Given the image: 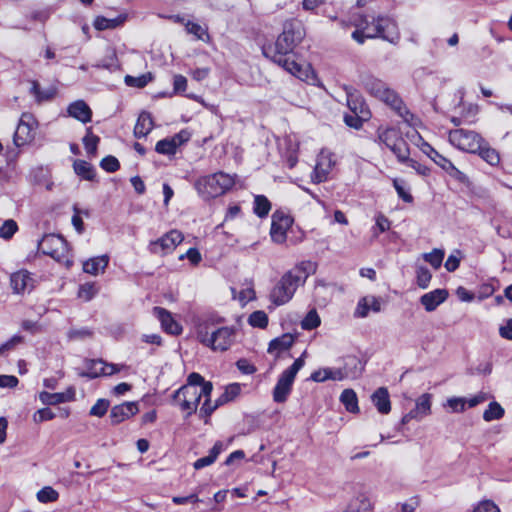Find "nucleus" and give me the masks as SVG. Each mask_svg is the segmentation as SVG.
I'll return each mask as SVG.
<instances>
[{"mask_svg": "<svg viewBox=\"0 0 512 512\" xmlns=\"http://www.w3.org/2000/svg\"><path fill=\"white\" fill-rule=\"evenodd\" d=\"M109 402L105 399H99L91 408L90 415L102 417L106 414Z\"/></svg>", "mask_w": 512, "mask_h": 512, "instance_id": "obj_57", "label": "nucleus"}, {"mask_svg": "<svg viewBox=\"0 0 512 512\" xmlns=\"http://www.w3.org/2000/svg\"><path fill=\"white\" fill-rule=\"evenodd\" d=\"M23 342V337L19 335H14L7 342L0 345V355H6L11 350L15 349L16 346Z\"/></svg>", "mask_w": 512, "mask_h": 512, "instance_id": "obj_55", "label": "nucleus"}, {"mask_svg": "<svg viewBox=\"0 0 512 512\" xmlns=\"http://www.w3.org/2000/svg\"><path fill=\"white\" fill-rule=\"evenodd\" d=\"M448 297L445 289H435L421 296L420 302L428 312L434 311Z\"/></svg>", "mask_w": 512, "mask_h": 512, "instance_id": "obj_23", "label": "nucleus"}, {"mask_svg": "<svg viewBox=\"0 0 512 512\" xmlns=\"http://www.w3.org/2000/svg\"><path fill=\"white\" fill-rule=\"evenodd\" d=\"M97 293V289L94 284L86 283L80 286L78 296L85 301L91 300Z\"/></svg>", "mask_w": 512, "mask_h": 512, "instance_id": "obj_54", "label": "nucleus"}, {"mask_svg": "<svg viewBox=\"0 0 512 512\" xmlns=\"http://www.w3.org/2000/svg\"><path fill=\"white\" fill-rule=\"evenodd\" d=\"M75 173L81 178L92 181L95 178L94 167L84 160H75L73 164Z\"/></svg>", "mask_w": 512, "mask_h": 512, "instance_id": "obj_38", "label": "nucleus"}, {"mask_svg": "<svg viewBox=\"0 0 512 512\" xmlns=\"http://www.w3.org/2000/svg\"><path fill=\"white\" fill-rule=\"evenodd\" d=\"M460 264V251H455V253L449 255L445 262V268L449 272L455 271Z\"/></svg>", "mask_w": 512, "mask_h": 512, "instance_id": "obj_60", "label": "nucleus"}, {"mask_svg": "<svg viewBox=\"0 0 512 512\" xmlns=\"http://www.w3.org/2000/svg\"><path fill=\"white\" fill-rule=\"evenodd\" d=\"M467 399L464 397H451L447 400V406L452 412H463L466 407Z\"/></svg>", "mask_w": 512, "mask_h": 512, "instance_id": "obj_53", "label": "nucleus"}, {"mask_svg": "<svg viewBox=\"0 0 512 512\" xmlns=\"http://www.w3.org/2000/svg\"><path fill=\"white\" fill-rule=\"evenodd\" d=\"M432 275L426 267H419L416 271L417 285L426 289L431 281Z\"/></svg>", "mask_w": 512, "mask_h": 512, "instance_id": "obj_49", "label": "nucleus"}, {"mask_svg": "<svg viewBox=\"0 0 512 512\" xmlns=\"http://www.w3.org/2000/svg\"><path fill=\"white\" fill-rule=\"evenodd\" d=\"M150 80H151L150 74H147V75L144 74L139 77H133V76L127 75L125 77V83L128 86H133V87H138V88H143L144 86H146L148 84V82Z\"/></svg>", "mask_w": 512, "mask_h": 512, "instance_id": "obj_52", "label": "nucleus"}, {"mask_svg": "<svg viewBox=\"0 0 512 512\" xmlns=\"http://www.w3.org/2000/svg\"><path fill=\"white\" fill-rule=\"evenodd\" d=\"M109 258L106 255L95 257L87 260L83 264V270L91 275H97L99 272H103L107 267Z\"/></svg>", "mask_w": 512, "mask_h": 512, "instance_id": "obj_31", "label": "nucleus"}, {"mask_svg": "<svg viewBox=\"0 0 512 512\" xmlns=\"http://www.w3.org/2000/svg\"><path fill=\"white\" fill-rule=\"evenodd\" d=\"M378 141L389 148L399 162L408 161L410 155L407 143L400 137L398 131L392 127H379L377 130Z\"/></svg>", "mask_w": 512, "mask_h": 512, "instance_id": "obj_9", "label": "nucleus"}, {"mask_svg": "<svg viewBox=\"0 0 512 512\" xmlns=\"http://www.w3.org/2000/svg\"><path fill=\"white\" fill-rule=\"evenodd\" d=\"M10 285L15 294L29 293L35 287V279L28 270L21 269L11 274Z\"/></svg>", "mask_w": 512, "mask_h": 512, "instance_id": "obj_16", "label": "nucleus"}, {"mask_svg": "<svg viewBox=\"0 0 512 512\" xmlns=\"http://www.w3.org/2000/svg\"><path fill=\"white\" fill-rule=\"evenodd\" d=\"M319 317L317 310L314 308L309 311L306 317L302 320L301 326L305 330H311L319 325Z\"/></svg>", "mask_w": 512, "mask_h": 512, "instance_id": "obj_50", "label": "nucleus"}, {"mask_svg": "<svg viewBox=\"0 0 512 512\" xmlns=\"http://www.w3.org/2000/svg\"><path fill=\"white\" fill-rule=\"evenodd\" d=\"M197 338L214 351L227 350L234 337V329L231 327H217L213 319L200 321L196 326Z\"/></svg>", "mask_w": 512, "mask_h": 512, "instance_id": "obj_4", "label": "nucleus"}, {"mask_svg": "<svg viewBox=\"0 0 512 512\" xmlns=\"http://www.w3.org/2000/svg\"><path fill=\"white\" fill-rule=\"evenodd\" d=\"M308 273L302 266H297L282 276L270 293L271 301L276 305L287 303L294 295L296 289L302 285Z\"/></svg>", "mask_w": 512, "mask_h": 512, "instance_id": "obj_5", "label": "nucleus"}, {"mask_svg": "<svg viewBox=\"0 0 512 512\" xmlns=\"http://www.w3.org/2000/svg\"><path fill=\"white\" fill-rule=\"evenodd\" d=\"M31 94L34 95L36 101L38 103L49 101L53 99L56 95V88L55 87H49L47 89L42 90L40 88V85L37 81L33 80L31 81V88H30Z\"/></svg>", "mask_w": 512, "mask_h": 512, "instance_id": "obj_35", "label": "nucleus"}, {"mask_svg": "<svg viewBox=\"0 0 512 512\" xmlns=\"http://www.w3.org/2000/svg\"><path fill=\"white\" fill-rule=\"evenodd\" d=\"M68 114L82 123L90 122L92 117L90 107L83 100H78L70 104Z\"/></svg>", "mask_w": 512, "mask_h": 512, "instance_id": "obj_25", "label": "nucleus"}, {"mask_svg": "<svg viewBox=\"0 0 512 512\" xmlns=\"http://www.w3.org/2000/svg\"><path fill=\"white\" fill-rule=\"evenodd\" d=\"M58 497H59L58 492L50 486H46V487L42 488L37 493V499L41 503L54 502L58 499Z\"/></svg>", "mask_w": 512, "mask_h": 512, "instance_id": "obj_47", "label": "nucleus"}, {"mask_svg": "<svg viewBox=\"0 0 512 512\" xmlns=\"http://www.w3.org/2000/svg\"><path fill=\"white\" fill-rule=\"evenodd\" d=\"M248 323L252 327L264 329L268 325V316L262 310L254 311L253 313L250 314L248 318Z\"/></svg>", "mask_w": 512, "mask_h": 512, "instance_id": "obj_43", "label": "nucleus"}, {"mask_svg": "<svg viewBox=\"0 0 512 512\" xmlns=\"http://www.w3.org/2000/svg\"><path fill=\"white\" fill-rule=\"evenodd\" d=\"M38 250L59 263L70 265L69 249L66 240L56 234H48L38 241Z\"/></svg>", "mask_w": 512, "mask_h": 512, "instance_id": "obj_8", "label": "nucleus"}, {"mask_svg": "<svg viewBox=\"0 0 512 512\" xmlns=\"http://www.w3.org/2000/svg\"><path fill=\"white\" fill-rule=\"evenodd\" d=\"M371 400L378 412L381 414H388L391 410V402L387 388H378L371 396Z\"/></svg>", "mask_w": 512, "mask_h": 512, "instance_id": "obj_28", "label": "nucleus"}, {"mask_svg": "<svg viewBox=\"0 0 512 512\" xmlns=\"http://www.w3.org/2000/svg\"><path fill=\"white\" fill-rule=\"evenodd\" d=\"M100 166L107 172H115L119 169V161L114 156H106L101 160Z\"/></svg>", "mask_w": 512, "mask_h": 512, "instance_id": "obj_59", "label": "nucleus"}, {"mask_svg": "<svg viewBox=\"0 0 512 512\" xmlns=\"http://www.w3.org/2000/svg\"><path fill=\"white\" fill-rule=\"evenodd\" d=\"M271 209L269 200L263 195H257L254 199V212L259 217H265L268 215Z\"/></svg>", "mask_w": 512, "mask_h": 512, "instance_id": "obj_42", "label": "nucleus"}, {"mask_svg": "<svg viewBox=\"0 0 512 512\" xmlns=\"http://www.w3.org/2000/svg\"><path fill=\"white\" fill-rule=\"evenodd\" d=\"M361 84L369 94L390 106L408 125L418 126L420 120L407 109L399 95L382 80L371 74H363Z\"/></svg>", "mask_w": 512, "mask_h": 512, "instance_id": "obj_3", "label": "nucleus"}, {"mask_svg": "<svg viewBox=\"0 0 512 512\" xmlns=\"http://www.w3.org/2000/svg\"><path fill=\"white\" fill-rule=\"evenodd\" d=\"M255 298V291L252 287H246L239 292L238 299L242 304L253 300Z\"/></svg>", "mask_w": 512, "mask_h": 512, "instance_id": "obj_62", "label": "nucleus"}, {"mask_svg": "<svg viewBox=\"0 0 512 512\" xmlns=\"http://www.w3.org/2000/svg\"><path fill=\"white\" fill-rule=\"evenodd\" d=\"M236 365L237 368L244 374H253L256 371V368L246 359H239Z\"/></svg>", "mask_w": 512, "mask_h": 512, "instance_id": "obj_63", "label": "nucleus"}, {"mask_svg": "<svg viewBox=\"0 0 512 512\" xmlns=\"http://www.w3.org/2000/svg\"><path fill=\"white\" fill-rule=\"evenodd\" d=\"M124 365L108 364L101 359L90 360L87 362V370L79 373L80 377L94 379L100 376H110L119 372Z\"/></svg>", "mask_w": 512, "mask_h": 512, "instance_id": "obj_13", "label": "nucleus"}, {"mask_svg": "<svg viewBox=\"0 0 512 512\" xmlns=\"http://www.w3.org/2000/svg\"><path fill=\"white\" fill-rule=\"evenodd\" d=\"M293 223V219L283 212H275L272 216L271 237L274 242L282 243L286 239V233Z\"/></svg>", "mask_w": 512, "mask_h": 512, "instance_id": "obj_15", "label": "nucleus"}, {"mask_svg": "<svg viewBox=\"0 0 512 512\" xmlns=\"http://www.w3.org/2000/svg\"><path fill=\"white\" fill-rule=\"evenodd\" d=\"M190 134L182 130L170 138H165L157 142L155 150L159 154L173 155L176 153L177 148L183 143L187 142Z\"/></svg>", "mask_w": 512, "mask_h": 512, "instance_id": "obj_18", "label": "nucleus"}, {"mask_svg": "<svg viewBox=\"0 0 512 512\" xmlns=\"http://www.w3.org/2000/svg\"><path fill=\"white\" fill-rule=\"evenodd\" d=\"M432 406V395L424 393L415 400V407L412 409L414 416L417 421H421L423 418L431 414Z\"/></svg>", "mask_w": 512, "mask_h": 512, "instance_id": "obj_26", "label": "nucleus"}, {"mask_svg": "<svg viewBox=\"0 0 512 512\" xmlns=\"http://www.w3.org/2000/svg\"><path fill=\"white\" fill-rule=\"evenodd\" d=\"M479 156L491 166L498 165L500 162L499 153L492 148L484 139L481 143V148L476 152Z\"/></svg>", "mask_w": 512, "mask_h": 512, "instance_id": "obj_36", "label": "nucleus"}, {"mask_svg": "<svg viewBox=\"0 0 512 512\" xmlns=\"http://www.w3.org/2000/svg\"><path fill=\"white\" fill-rule=\"evenodd\" d=\"M185 29L187 33L192 34L196 37L198 40L202 41H208L209 40V34L207 32L206 28H203L201 25L187 21L185 23Z\"/></svg>", "mask_w": 512, "mask_h": 512, "instance_id": "obj_41", "label": "nucleus"}, {"mask_svg": "<svg viewBox=\"0 0 512 512\" xmlns=\"http://www.w3.org/2000/svg\"><path fill=\"white\" fill-rule=\"evenodd\" d=\"M55 418L54 412L49 408H41L33 414V421L35 423H41L49 421Z\"/></svg>", "mask_w": 512, "mask_h": 512, "instance_id": "obj_56", "label": "nucleus"}, {"mask_svg": "<svg viewBox=\"0 0 512 512\" xmlns=\"http://www.w3.org/2000/svg\"><path fill=\"white\" fill-rule=\"evenodd\" d=\"M381 310V303L375 296H365L361 298L357 304L355 315L364 318L370 311L379 312Z\"/></svg>", "mask_w": 512, "mask_h": 512, "instance_id": "obj_24", "label": "nucleus"}, {"mask_svg": "<svg viewBox=\"0 0 512 512\" xmlns=\"http://www.w3.org/2000/svg\"><path fill=\"white\" fill-rule=\"evenodd\" d=\"M340 402L344 405L345 409L350 413H358V398L353 389H345L340 395Z\"/></svg>", "mask_w": 512, "mask_h": 512, "instance_id": "obj_37", "label": "nucleus"}, {"mask_svg": "<svg viewBox=\"0 0 512 512\" xmlns=\"http://www.w3.org/2000/svg\"><path fill=\"white\" fill-rule=\"evenodd\" d=\"M356 30L352 38L359 44H363L366 38H382L392 44L400 39L396 23L389 17L375 15H356L353 18Z\"/></svg>", "mask_w": 512, "mask_h": 512, "instance_id": "obj_2", "label": "nucleus"}, {"mask_svg": "<svg viewBox=\"0 0 512 512\" xmlns=\"http://www.w3.org/2000/svg\"><path fill=\"white\" fill-rule=\"evenodd\" d=\"M76 391L74 387H69L65 392L49 393L42 391L39 393V399L44 405H57L75 400Z\"/></svg>", "mask_w": 512, "mask_h": 512, "instance_id": "obj_20", "label": "nucleus"}, {"mask_svg": "<svg viewBox=\"0 0 512 512\" xmlns=\"http://www.w3.org/2000/svg\"><path fill=\"white\" fill-rule=\"evenodd\" d=\"M99 141V137L92 133L91 128H88L83 138V144L89 155L95 156Z\"/></svg>", "mask_w": 512, "mask_h": 512, "instance_id": "obj_44", "label": "nucleus"}, {"mask_svg": "<svg viewBox=\"0 0 512 512\" xmlns=\"http://www.w3.org/2000/svg\"><path fill=\"white\" fill-rule=\"evenodd\" d=\"M391 227V222L387 217L382 214L376 216L375 226L372 228L373 236L378 237L380 233H383L389 230Z\"/></svg>", "mask_w": 512, "mask_h": 512, "instance_id": "obj_48", "label": "nucleus"}, {"mask_svg": "<svg viewBox=\"0 0 512 512\" xmlns=\"http://www.w3.org/2000/svg\"><path fill=\"white\" fill-rule=\"evenodd\" d=\"M153 128V121L149 113L143 112L139 115L134 127V135L137 138L145 137Z\"/></svg>", "mask_w": 512, "mask_h": 512, "instance_id": "obj_30", "label": "nucleus"}, {"mask_svg": "<svg viewBox=\"0 0 512 512\" xmlns=\"http://www.w3.org/2000/svg\"><path fill=\"white\" fill-rule=\"evenodd\" d=\"M426 147L430 150V153H428L426 150H425V152L429 155V157L438 166H440L443 170H445L453 178H455L457 180L464 179V174L460 170H458L450 160H448L447 158H445L444 156L439 154L436 150H434L428 144H426Z\"/></svg>", "mask_w": 512, "mask_h": 512, "instance_id": "obj_21", "label": "nucleus"}, {"mask_svg": "<svg viewBox=\"0 0 512 512\" xmlns=\"http://www.w3.org/2000/svg\"><path fill=\"white\" fill-rule=\"evenodd\" d=\"M184 237L178 230H171L161 238L152 241L149 249L154 254L171 253L182 241Z\"/></svg>", "mask_w": 512, "mask_h": 512, "instance_id": "obj_12", "label": "nucleus"}, {"mask_svg": "<svg viewBox=\"0 0 512 512\" xmlns=\"http://www.w3.org/2000/svg\"><path fill=\"white\" fill-rule=\"evenodd\" d=\"M473 512H501L499 507L491 500H483L479 502Z\"/></svg>", "mask_w": 512, "mask_h": 512, "instance_id": "obj_58", "label": "nucleus"}, {"mask_svg": "<svg viewBox=\"0 0 512 512\" xmlns=\"http://www.w3.org/2000/svg\"><path fill=\"white\" fill-rule=\"evenodd\" d=\"M154 316L160 321L163 330L172 335H178L181 333V326L173 319L171 313L162 308V307H154L153 308Z\"/></svg>", "mask_w": 512, "mask_h": 512, "instance_id": "obj_19", "label": "nucleus"}, {"mask_svg": "<svg viewBox=\"0 0 512 512\" xmlns=\"http://www.w3.org/2000/svg\"><path fill=\"white\" fill-rule=\"evenodd\" d=\"M223 449H224L223 443L221 441H217L214 444V446L212 447V449L210 450L209 455L196 460L193 464V467L196 470H199V469H202L206 466L213 464L215 462V460L217 459L218 455L223 451Z\"/></svg>", "mask_w": 512, "mask_h": 512, "instance_id": "obj_32", "label": "nucleus"}, {"mask_svg": "<svg viewBox=\"0 0 512 512\" xmlns=\"http://www.w3.org/2000/svg\"><path fill=\"white\" fill-rule=\"evenodd\" d=\"M240 391L241 387L239 384H230L226 387L224 393L216 400L214 405H211L210 399H206L200 408V413L206 417H209L217 407L237 397Z\"/></svg>", "mask_w": 512, "mask_h": 512, "instance_id": "obj_17", "label": "nucleus"}, {"mask_svg": "<svg viewBox=\"0 0 512 512\" xmlns=\"http://www.w3.org/2000/svg\"><path fill=\"white\" fill-rule=\"evenodd\" d=\"M34 138V119L30 114L24 113L14 133V143L16 146H23Z\"/></svg>", "mask_w": 512, "mask_h": 512, "instance_id": "obj_14", "label": "nucleus"}, {"mask_svg": "<svg viewBox=\"0 0 512 512\" xmlns=\"http://www.w3.org/2000/svg\"><path fill=\"white\" fill-rule=\"evenodd\" d=\"M17 230H18L17 223L12 219H8V220L4 221V223L0 227V238L9 240L13 237V235L17 232Z\"/></svg>", "mask_w": 512, "mask_h": 512, "instance_id": "obj_46", "label": "nucleus"}, {"mask_svg": "<svg viewBox=\"0 0 512 512\" xmlns=\"http://www.w3.org/2000/svg\"><path fill=\"white\" fill-rule=\"evenodd\" d=\"M373 504L364 494L352 498L343 512H372Z\"/></svg>", "mask_w": 512, "mask_h": 512, "instance_id": "obj_29", "label": "nucleus"}, {"mask_svg": "<svg viewBox=\"0 0 512 512\" xmlns=\"http://www.w3.org/2000/svg\"><path fill=\"white\" fill-rule=\"evenodd\" d=\"M449 142L459 150L476 153L481 148L483 138L472 130L455 129L448 135Z\"/></svg>", "mask_w": 512, "mask_h": 512, "instance_id": "obj_11", "label": "nucleus"}, {"mask_svg": "<svg viewBox=\"0 0 512 512\" xmlns=\"http://www.w3.org/2000/svg\"><path fill=\"white\" fill-rule=\"evenodd\" d=\"M294 343V336L290 333H285L280 337L273 339L269 343L268 353L274 354L278 357L282 352L287 351Z\"/></svg>", "mask_w": 512, "mask_h": 512, "instance_id": "obj_27", "label": "nucleus"}, {"mask_svg": "<svg viewBox=\"0 0 512 512\" xmlns=\"http://www.w3.org/2000/svg\"><path fill=\"white\" fill-rule=\"evenodd\" d=\"M393 186L398 194V196L405 202L410 203L413 201L412 195L409 193L408 189L405 186L404 181L394 179Z\"/></svg>", "mask_w": 512, "mask_h": 512, "instance_id": "obj_51", "label": "nucleus"}, {"mask_svg": "<svg viewBox=\"0 0 512 512\" xmlns=\"http://www.w3.org/2000/svg\"><path fill=\"white\" fill-rule=\"evenodd\" d=\"M504 415V409L498 402H491L488 408L483 413V419L486 422H491L494 420H499Z\"/></svg>", "mask_w": 512, "mask_h": 512, "instance_id": "obj_40", "label": "nucleus"}, {"mask_svg": "<svg viewBox=\"0 0 512 512\" xmlns=\"http://www.w3.org/2000/svg\"><path fill=\"white\" fill-rule=\"evenodd\" d=\"M349 377V372L346 367L338 368H322V382L326 380L342 381Z\"/></svg>", "mask_w": 512, "mask_h": 512, "instance_id": "obj_39", "label": "nucleus"}, {"mask_svg": "<svg viewBox=\"0 0 512 512\" xmlns=\"http://www.w3.org/2000/svg\"><path fill=\"white\" fill-rule=\"evenodd\" d=\"M235 184V175L217 172L199 178L195 188L204 199L216 198L225 194Z\"/></svg>", "mask_w": 512, "mask_h": 512, "instance_id": "obj_6", "label": "nucleus"}, {"mask_svg": "<svg viewBox=\"0 0 512 512\" xmlns=\"http://www.w3.org/2000/svg\"><path fill=\"white\" fill-rule=\"evenodd\" d=\"M126 21V15H120L116 18H106L103 16H98L94 20V27L99 31L114 29L116 27L121 26Z\"/></svg>", "mask_w": 512, "mask_h": 512, "instance_id": "obj_34", "label": "nucleus"}, {"mask_svg": "<svg viewBox=\"0 0 512 512\" xmlns=\"http://www.w3.org/2000/svg\"><path fill=\"white\" fill-rule=\"evenodd\" d=\"M304 37L305 29L302 22L296 19L288 20L284 23L283 31L275 43L263 47V54L302 81L318 85L317 74L311 65H302L295 60L294 50Z\"/></svg>", "mask_w": 512, "mask_h": 512, "instance_id": "obj_1", "label": "nucleus"}, {"mask_svg": "<svg viewBox=\"0 0 512 512\" xmlns=\"http://www.w3.org/2000/svg\"><path fill=\"white\" fill-rule=\"evenodd\" d=\"M305 352L302 354L301 357L296 359L294 363L284 370L282 374L280 375L276 386L273 390V399L277 403L285 402L288 395L291 392L292 385L294 382V379L296 377V374L298 371L304 366V359Z\"/></svg>", "mask_w": 512, "mask_h": 512, "instance_id": "obj_10", "label": "nucleus"}, {"mask_svg": "<svg viewBox=\"0 0 512 512\" xmlns=\"http://www.w3.org/2000/svg\"><path fill=\"white\" fill-rule=\"evenodd\" d=\"M499 333L501 337L512 340V319H509L505 325L500 327Z\"/></svg>", "mask_w": 512, "mask_h": 512, "instance_id": "obj_64", "label": "nucleus"}, {"mask_svg": "<svg viewBox=\"0 0 512 512\" xmlns=\"http://www.w3.org/2000/svg\"><path fill=\"white\" fill-rule=\"evenodd\" d=\"M18 378L13 375H0L1 388H14L18 385Z\"/></svg>", "mask_w": 512, "mask_h": 512, "instance_id": "obj_61", "label": "nucleus"}, {"mask_svg": "<svg viewBox=\"0 0 512 512\" xmlns=\"http://www.w3.org/2000/svg\"><path fill=\"white\" fill-rule=\"evenodd\" d=\"M137 412L138 406L135 402H125L111 409L110 419L113 424H119L125 419L135 415Z\"/></svg>", "mask_w": 512, "mask_h": 512, "instance_id": "obj_22", "label": "nucleus"}, {"mask_svg": "<svg viewBox=\"0 0 512 512\" xmlns=\"http://www.w3.org/2000/svg\"><path fill=\"white\" fill-rule=\"evenodd\" d=\"M338 156L329 151L322 149V182L327 179V176L334 171L338 163Z\"/></svg>", "mask_w": 512, "mask_h": 512, "instance_id": "obj_33", "label": "nucleus"}, {"mask_svg": "<svg viewBox=\"0 0 512 512\" xmlns=\"http://www.w3.org/2000/svg\"><path fill=\"white\" fill-rule=\"evenodd\" d=\"M444 255L445 254H444L443 250H441V249H433L431 252L425 253L423 255V258H424L425 261L430 263V265L434 269H438L441 266V264H442Z\"/></svg>", "mask_w": 512, "mask_h": 512, "instance_id": "obj_45", "label": "nucleus"}, {"mask_svg": "<svg viewBox=\"0 0 512 512\" xmlns=\"http://www.w3.org/2000/svg\"><path fill=\"white\" fill-rule=\"evenodd\" d=\"M213 386L211 382L205 383L201 388H195L192 385H183L173 395L174 402L186 413V417L191 416L198 407L200 399L205 397L210 399Z\"/></svg>", "mask_w": 512, "mask_h": 512, "instance_id": "obj_7", "label": "nucleus"}]
</instances>
